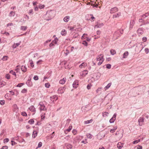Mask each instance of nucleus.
Returning <instances> with one entry per match:
<instances>
[{
	"instance_id": "obj_1",
	"label": "nucleus",
	"mask_w": 149,
	"mask_h": 149,
	"mask_svg": "<svg viewBox=\"0 0 149 149\" xmlns=\"http://www.w3.org/2000/svg\"><path fill=\"white\" fill-rule=\"evenodd\" d=\"M55 15V11L53 10L47 11L44 16L45 19L49 21L53 18Z\"/></svg>"
},
{
	"instance_id": "obj_2",
	"label": "nucleus",
	"mask_w": 149,
	"mask_h": 149,
	"mask_svg": "<svg viewBox=\"0 0 149 149\" xmlns=\"http://www.w3.org/2000/svg\"><path fill=\"white\" fill-rule=\"evenodd\" d=\"M116 137L118 139H121L123 136V132L122 131H117L116 133Z\"/></svg>"
},
{
	"instance_id": "obj_3",
	"label": "nucleus",
	"mask_w": 149,
	"mask_h": 149,
	"mask_svg": "<svg viewBox=\"0 0 149 149\" xmlns=\"http://www.w3.org/2000/svg\"><path fill=\"white\" fill-rule=\"evenodd\" d=\"M105 134L103 131H100L97 135V138L98 139H101L105 136Z\"/></svg>"
},
{
	"instance_id": "obj_4",
	"label": "nucleus",
	"mask_w": 149,
	"mask_h": 149,
	"mask_svg": "<svg viewBox=\"0 0 149 149\" xmlns=\"http://www.w3.org/2000/svg\"><path fill=\"white\" fill-rule=\"evenodd\" d=\"M118 11V9L116 7H115L111 8L110 10V13H113L117 12Z\"/></svg>"
},
{
	"instance_id": "obj_5",
	"label": "nucleus",
	"mask_w": 149,
	"mask_h": 149,
	"mask_svg": "<svg viewBox=\"0 0 149 149\" xmlns=\"http://www.w3.org/2000/svg\"><path fill=\"white\" fill-rule=\"evenodd\" d=\"M144 117H140L138 120V122L139 125L141 126L142 125L143 123L144 122Z\"/></svg>"
},
{
	"instance_id": "obj_6",
	"label": "nucleus",
	"mask_w": 149,
	"mask_h": 149,
	"mask_svg": "<svg viewBox=\"0 0 149 149\" xmlns=\"http://www.w3.org/2000/svg\"><path fill=\"white\" fill-rule=\"evenodd\" d=\"M39 105H40V109L41 111L45 110L46 109V108H45V106L43 104H40Z\"/></svg>"
},
{
	"instance_id": "obj_7",
	"label": "nucleus",
	"mask_w": 149,
	"mask_h": 149,
	"mask_svg": "<svg viewBox=\"0 0 149 149\" xmlns=\"http://www.w3.org/2000/svg\"><path fill=\"white\" fill-rule=\"evenodd\" d=\"M135 24V21L134 20H132L130 22V29H131L133 28V27Z\"/></svg>"
},
{
	"instance_id": "obj_8",
	"label": "nucleus",
	"mask_w": 149,
	"mask_h": 149,
	"mask_svg": "<svg viewBox=\"0 0 149 149\" xmlns=\"http://www.w3.org/2000/svg\"><path fill=\"white\" fill-rule=\"evenodd\" d=\"M120 15V13L118 12L113 15V18H117Z\"/></svg>"
},
{
	"instance_id": "obj_9",
	"label": "nucleus",
	"mask_w": 149,
	"mask_h": 149,
	"mask_svg": "<svg viewBox=\"0 0 149 149\" xmlns=\"http://www.w3.org/2000/svg\"><path fill=\"white\" fill-rule=\"evenodd\" d=\"M104 25L103 24V23H98V24L95 25V28H100L102 26H103Z\"/></svg>"
},
{
	"instance_id": "obj_10",
	"label": "nucleus",
	"mask_w": 149,
	"mask_h": 149,
	"mask_svg": "<svg viewBox=\"0 0 149 149\" xmlns=\"http://www.w3.org/2000/svg\"><path fill=\"white\" fill-rule=\"evenodd\" d=\"M123 29H120L119 30L117 31L115 33V35H116L117 33H120L121 34L123 33Z\"/></svg>"
},
{
	"instance_id": "obj_11",
	"label": "nucleus",
	"mask_w": 149,
	"mask_h": 149,
	"mask_svg": "<svg viewBox=\"0 0 149 149\" xmlns=\"http://www.w3.org/2000/svg\"><path fill=\"white\" fill-rule=\"evenodd\" d=\"M123 146V144L120 142H119L117 145V147L119 149H121Z\"/></svg>"
},
{
	"instance_id": "obj_12",
	"label": "nucleus",
	"mask_w": 149,
	"mask_h": 149,
	"mask_svg": "<svg viewBox=\"0 0 149 149\" xmlns=\"http://www.w3.org/2000/svg\"><path fill=\"white\" fill-rule=\"evenodd\" d=\"M66 79L65 78H63L59 81V83L61 84H63L65 83L66 81Z\"/></svg>"
},
{
	"instance_id": "obj_13",
	"label": "nucleus",
	"mask_w": 149,
	"mask_h": 149,
	"mask_svg": "<svg viewBox=\"0 0 149 149\" xmlns=\"http://www.w3.org/2000/svg\"><path fill=\"white\" fill-rule=\"evenodd\" d=\"M30 110L32 111L35 112L36 111V109L34 106H31L29 108Z\"/></svg>"
},
{
	"instance_id": "obj_14",
	"label": "nucleus",
	"mask_w": 149,
	"mask_h": 149,
	"mask_svg": "<svg viewBox=\"0 0 149 149\" xmlns=\"http://www.w3.org/2000/svg\"><path fill=\"white\" fill-rule=\"evenodd\" d=\"M57 97L56 95H54L50 97V99L51 101H52L53 103H54V99Z\"/></svg>"
},
{
	"instance_id": "obj_15",
	"label": "nucleus",
	"mask_w": 149,
	"mask_h": 149,
	"mask_svg": "<svg viewBox=\"0 0 149 149\" xmlns=\"http://www.w3.org/2000/svg\"><path fill=\"white\" fill-rule=\"evenodd\" d=\"M38 132L37 131H33L32 133V137L33 138H35L37 136Z\"/></svg>"
},
{
	"instance_id": "obj_16",
	"label": "nucleus",
	"mask_w": 149,
	"mask_h": 149,
	"mask_svg": "<svg viewBox=\"0 0 149 149\" xmlns=\"http://www.w3.org/2000/svg\"><path fill=\"white\" fill-rule=\"evenodd\" d=\"M70 17L69 16H66L64 18L63 20L65 22H67L68 21Z\"/></svg>"
},
{
	"instance_id": "obj_17",
	"label": "nucleus",
	"mask_w": 149,
	"mask_h": 149,
	"mask_svg": "<svg viewBox=\"0 0 149 149\" xmlns=\"http://www.w3.org/2000/svg\"><path fill=\"white\" fill-rule=\"evenodd\" d=\"M22 70L24 72H25L26 71V68L25 66L22 65L21 68Z\"/></svg>"
},
{
	"instance_id": "obj_18",
	"label": "nucleus",
	"mask_w": 149,
	"mask_h": 149,
	"mask_svg": "<svg viewBox=\"0 0 149 149\" xmlns=\"http://www.w3.org/2000/svg\"><path fill=\"white\" fill-rule=\"evenodd\" d=\"M93 121V120L91 119L90 120H87V121H85L84 123L85 124H87L88 123H91Z\"/></svg>"
},
{
	"instance_id": "obj_19",
	"label": "nucleus",
	"mask_w": 149,
	"mask_h": 149,
	"mask_svg": "<svg viewBox=\"0 0 149 149\" xmlns=\"http://www.w3.org/2000/svg\"><path fill=\"white\" fill-rule=\"evenodd\" d=\"M79 85V84L77 82L74 81L73 84V86L74 88H76L77 86Z\"/></svg>"
},
{
	"instance_id": "obj_20",
	"label": "nucleus",
	"mask_w": 149,
	"mask_h": 149,
	"mask_svg": "<svg viewBox=\"0 0 149 149\" xmlns=\"http://www.w3.org/2000/svg\"><path fill=\"white\" fill-rule=\"evenodd\" d=\"M128 52L127 51H126L125 52V53L123 54V58H126L127 57V56L128 55Z\"/></svg>"
},
{
	"instance_id": "obj_21",
	"label": "nucleus",
	"mask_w": 149,
	"mask_h": 149,
	"mask_svg": "<svg viewBox=\"0 0 149 149\" xmlns=\"http://www.w3.org/2000/svg\"><path fill=\"white\" fill-rule=\"evenodd\" d=\"M138 33L140 34H142L143 33V31L141 28H139L137 31Z\"/></svg>"
},
{
	"instance_id": "obj_22",
	"label": "nucleus",
	"mask_w": 149,
	"mask_h": 149,
	"mask_svg": "<svg viewBox=\"0 0 149 149\" xmlns=\"http://www.w3.org/2000/svg\"><path fill=\"white\" fill-rule=\"evenodd\" d=\"M15 12L14 11H11L10 12L9 14V16L11 17H13L15 15Z\"/></svg>"
},
{
	"instance_id": "obj_23",
	"label": "nucleus",
	"mask_w": 149,
	"mask_h": 149,
	"mask_svg": "<svg viewBox=\"0 0 149 149\" xmlns=\"http://www.w3.org/2000/svg\"><path fill=\"white\" fill-rule=\"evenodd\" d=\"M87 65L86 63H83L79 66V67L81 68H83V67H85Z\"/></svg>"
},
{
	"instance_id": "obj_24",
	"label": "nucleus",
	"mask_w": 149,
	"mask_h": 149,
	"mask_svg": "<svg viewBox=\"0 0 149 149\" xmlns=\"http://www.w3.org/2000/svg\"><path fill=\"white\" fill-rule=\"evenodd\" d=\"M61 34L65 36L66 34V32L65 29H63L61 32Z\"/></svg>"
},
{
	"instance_id": "obj_25",
	"label": "nucleus",
	"mask_w": 149,
	"mask_h": 149,
	"mask_svg": "<svg viewBox=\"0 0 149 149\" xmlns=\"http://www.w3.org/2000/svg\"><path fill=\"white\" fill-rule=\"evenodd\" d=\"M111 54L112 55H114L116 53V51L115 50L111 49L110 51Z\"/></svg>"
},
{
	"instance_id": "obj_26",
	"label": "nucleus",
	"mask_w": 149,
	"mask_h": 149,
	"mask_svg": "<svg viewBox=\"0 0 149 149\" xmlns=\"http://www.w3.org/2000/svg\"><path fill=\"white\" fill-rule=\"evenodd\" d=\"M109 114V113L107 112H104L102 113V116L104 117H106V116H108Z\"/></svg>"
},
{
	"instance_id": "obj_27",
	"label": "nucleus",
	"mask_w": 149,
	"mask_h": 149,
	"mask_svg": "<svg viewBox=\"0 0 149 149\" xmlns=\"http://www.w3.org/2000/svg\"><path fill=\"white\" fill-rule=\"evenodd\" d=\"M26 84H27L28 86L31 87L32 86V83L31 82H27L26 83Z\"/></svg>"
},
{
	"instance_id": "obj_28",
	"label": "nucleus",
	"mask_w": 149,
	"mask_h": 149,
	"mask_svg": "<svg viewBox=\"0 0 149 149\" xmlns=\"http://www.w3.org/2000/svg\"><path fill=\"white\" fill-rule=\"evenodd\" d=\"M19 45L20 44L19 43H17L16 44H14L13 45V48H15L18 47Z\"/></svg>"
},
{
	"instance_id": "obj_29",
	"label": "nucleus",
	"mask_w": 149,
	"mask_h": 149,
	"mask_svg": "<svg viewBox=\"0 0 149 149\" xmlns=\"http://www.w3.org/2000/svg\"><path fill=\"white\" fill-rule=\"evenodd\" d=\"M58 40V39L57 38H56L55 39L52 41V42L54 43L55 44H57V42Z\"/></svg>"
},
{
	"instance_id": "obj_30",
	"label": "nucleus",
	"mask_w": 149,
	"mask_h": 149,
	"mask_svg": "<svg viewBox=\"0 0 149 149\" xmlns=\"http://www.w3.org/2000/svg\"><path fill=\"white\" fill-rule=\"evenodd\" d=\"M67 149H71L72 148V145L70 144H68L66 146Z\"/></svg>"
},
{
	"instance_id": "obj_31",
	"label": "nucleus",
	"mask_w": 149,
	"mask_h": 149,
	"mask_svg": "<svg viewBox=\"0 0 149 149\" xmlns=\"http://www.w3.org/2000/svg\"><path fill=\"white\" fill-rule=\"evenodd\" d=\"M62 90L61 88H59L58 90V93H59L62 94L63 93V91H61V90Z\"/></svg>"
},
{
	"instance_id": "obj_32",
	"label": "nucleus",
	"mask_w": 149,
	"mask_h": 149,
	"mask_svg": "<svg viewBox=\"0 0 149 149\" xmlns=\"http://www.w3.org/2000/svg\"><path fill=\"white\" fill-rule=\"evenodd\" d=\"M149 15V13H145V14H143L142 17H143L144 18H145L146 17H147L148 16V15Z\"/></svg>"
},
{
	"instance_id": "obj_33",
	"label": "nucleus",
	"mask_w": 149,
	"mask_h": 149,
	"mask_svg": "<svg viewBox=\"0 0 149 149\" xmlns=\"http://www.w3.org/2000/svg\"><path fill=\"white\" fill-rule=\"evenodd\" d=\"M34 120L33 119H31L28 121V123L30 124H33L34 123Z\"/></svg>"
},
{
	"instance_id": "obj_34",
	"label": "nucleus",
	"mask_w": 149,
	"mask_h": 149,
	"mask_svg": "<svg viewBox=\"0 0 149 149\" xmlns=\"http://www.w3.org/2000/svg\"><path fill=\"white\" fill-rule=\"evenodd\" d=\"M111 85V83L108 84L104 88L105 89H107L109 88Z\"/></svg>"
},
{
	"instance_id": "obj_35",
	"label": "nucleus",
	"mask_w": 149,
	"mask_h": 149,
	"mask_svg": "<svg viewBox=\"0 0 149 149\" xmlns=\"http://www.w3.org/2000/svg\"><path fill=\"white\" fill-rule=\"evenodd\" d=\"M27 27L26 26H22L21 27V29L22 31H24L26 29Z\"/></svg>"
},
{
	"instance_id": "obj_36",
	"label": "nucleus",
	"mask_w": 149,
	"mask_h": 149,
	"mask_svg": "<svg viewBox=\"0 0 149 149\" xmlns=\"http://www.w3.org/2000/svg\"><path fill=\"white\" fill-rule=\"evenodd\" d=\"M9 72L10 73L12 74L13 75H15V77L16 76V75L15 72H13V70H10V71Z\"/></svg>"
},
{
	"instance_id": "obj_37",
	"label": "nucleus",
	"mask_w": 149,
	"mask_h": 149,
	"mask_svg": "<svg viewBox=\"0 0 149 149\" xmlns=\"http://www.w3.org/2000/svg\"><path fill=\"white\" fill-rule=\"evenodd\" d=\"M45 86L47 88H49L50 86V84L49 83H46L45 84Z\"/></svg>"
},
{
	"instance_id": "obj_38",
	"label": "nucleus",
	"mask_w": 149,
	"mask_h": 149,
	"mask_svg": "<svg viewBox=\"0 0 149 149\" xmlns=\"http://www.w3.org/2000/svg\"><path fill=\"white\" fill-rule=\"evenodd\" d=\"M99 56L100 57V59H99V61H102L103 60V61H104V59L103 58V56L102 55V54H100V55Z\"/></svg>"
},
{
	"instance_id": "obj_39",
	"label": "nucleus",
	"mask_w": 149,
	"mask_h": 149,
	"mask_svg": "<svg viewBox=\"0 0 149 149\" xmlns=\"http://www.w3.org/2000/svg\"><path fill=\"white\" fill-rule=\"evenodd\" d=\"M106 66L107 68V69H109L111 68V65L110 64H106Z\"/></svg>"
},
{
	"instance_id": "obj_40",
	"label": "nucleus",
	"mask_w": 149,
	"mask_h": 149,
	"mask_svg": "<svg viewBox=\"0 0 149 149\" xmlns=\"http://www.w3.org/2000/svg\"><path fill=\"white\" fill-rule=\"evenodd\" d=\"M116 119H114V118H113V117H112L110 120L109 122L111 123H113L114 122V121Z\"/></svg>"
},
{
	"instance_id": "obj_41",
	"label": "nucleus",
	"mask_w": 149,
	"mask_h": 149,
	"mask_svg": "<svg viewBox=\"0 0 149 149\" xmlns=\"http://www.w3.org/2000/svg\"><path fill=\"white\" fill-rule=\"evenodd\" d=\"M5 103V101L4 100H0V104L1 105H3Z\"/></svg>"
},
{
	"instance_id": "obj_42",
	"label": "nucleus",
	"mask_w": 149,
	"mask_h": 149,
	"mask_svg": "<svg viewBox=\"0 0 149 149\" xmlns=\"http://www.w3.org/2000/svg\"><path fill=\"white\" fill-rule=\"evenodd\" d=\"M87 137L88 138L91 139L92 138V135L90 134H88L86 135Z\"/></svg>"
},
{
	"instance_id": "obj_43",
	"label": "nucleus",
	"mask_w": 149,
	"mask_h": 149,
	"mask_svg": "<svg viewBox=\"0 0 149 149\" xmlns=\"http://www.w3.org/2000/svg\"><path fill=\"white\" fill-rule=\"evenodd\" d=\"M22 115L24 116H27V114L25 112H23L21 113Z\"/></svg>"
},
{
	"instance_id": "obj_44",
	"label": "nucleus",
	"mask_w": 149,
	"mask_h": 149,
	"mask_svg": "<svg viewBox=\"0 0 149 149\" xmlns=\"http://www.w3.org/2000/svg\"><path fill=\"white\" fill-rule=\"evenodd\" d=\"M30 62L31 66L32 68L34 66V65H33V62L32 61V60H30Z\"/></svg>"
},
{
	"instance_id": "obj_45",
	"label": "nucleus",
	"mask_w": 149,
	"mask_h": 149,
	"mask_svg": "<svg viewBox=\"0 0 149 149\" xmlns=\"http://www.w3.org/2000/svg\"><path fill=\"white\" fill-rule=\"evenodd\" d=\"M82 44L86 46L87 45L88 43L86 40H84L82 42Z\"/></svg>"
},
{
	"instance_id": "obj_46",
	"label": "nucleus",
	"mask_w": 149,
	"mask_h": 149,
	"mask_svg": "<svg viewBox=\"0 0 149 149\" xmlns=\"http://www.w3.org/2000/svg\"><path fill=\"white\" fill-rule=\"evenodd\" d=\"M45 7V6L44 5L40 4V5H39V8L40 9L43 8H44Z\"/></svg>"
},
{
	"instance_id": "obj_47",
	"label": "nucleus",
	"mask_w": 149,
	"mask_h": 149,
	"mask_svg": "<svg viewBox=\"0 0 149 149\" xmlns=\"http://www.w3.org/2000/svg\"><path fill=\"white\" fill-rule=\"evenodd\" d=\"M8 57L7 56H3L2 59L3 61H6L7 60V58Z\"/></svg>"
},
{
	"instance_id": "obj_48",
	"label": "nucleus",
	"mask_w": 149,
	"mask_h": 149,
	"mask_svg": "<svg viewBox=\"0 0 149 149\" xmlns=\"http://www.w3.org/2000/svg\"><path fill=\"white\" fill-rule=\"evenodd\" d=\"M9 139L8 138H6L4 139L3 140V143H7L9 141Z\"/></svg>"
},
{
	"instance_id": "obj_49",
	"label": "nucleus",
	"mask_w": 149,
	"mask_h": 149,
	"mask_svg": "<svg viewBox=\"0 0 149 149\" xmlns=\"http://www.w3.org/2000/svg\"><path fill=\"white\" fill-rule=\"evenodd\" d=\"M88 71L87 70H84L83 72L84 74V76H85L88 74Z\"/></svg>"
},
{
	"instance_id": "obj_50",
	"label": "nucleus",
	"mask_w": 149,
	"mask_h": 149,
	"mask_svg": "<svg viewBox=\"0 0 149 149\" xmlns=\"http://www.w3.org/2000/svg\"><path fill=\"white\" fill-rule=\"evenodd\" d=\"M33 79L35 80H37L38 79V76L37 75L33 77Z\"/></svg>"
},
{
	"instance_id": "obj_51",
	"label": "nucleus",
	"mask_w": 149,
	"mask_h": 149,
	"mask_svg": "<svg viewBox=\"0 0 149 149\" xmlns=\"http://www.w3.org/2000/svg\"><path fill=\"white\" fill-rule=\"evenodd\" d=\"M117 128V126H115L113 127V128L111 129L110 130H115Z\"/></svg>"
},
{
	"instance_id": "obj_52",
	"label": "nucleus",
	"mask_w": 149,
	"mask_h": 149,
	"mask_svg": "<svg viewBox=\"0 0 149 149\" xmlns=\"http://www.w3.org/2000/svg\"><path fill=\"white\" fill-rule=\"evenodd\" d=\"M42 145V143L41 142H40L38 143V148H40L41 147Z\"/></svg>"
},
{
	"instance_id": "obj_53",
	"label": "nucleus",
	"mask_w": 149,
	"mask_h": 149,
	"mask_svg": "<svg viewBox=\"0 0 149 149\" xmlns=\"http://www.w3.org/2000/svg\"><path fill=\"white\" fill-rule=\"evenodd\" d=\"M27 92V89L25 88L23 89L22 91V92L23 93H25Z\"/></svg>"
},
{
	"instance_id": "obj_54",
	"label": "nucleus",
	"mask_w": 149,
	"mask_h": 149,
	"mask_svg": "<svg viewBox=\"0 0 149 149\" xmlns=\"http://www.w3.org/2000/svg\"><path fill=\"white\" fill-rule=\"evenodd\" d=\"M6 77L8 79H9L10 78V75L9 74H6Z\"/></svg>"
},
{
	"instance_id": "obj_55",
	"label": "nucleus",
	"mask_w": 149,
	"mask_h": 149,
	"mask_svg": "<svg viewBox=\"0 0 149 149\" xmlns=\"http://www.w3.org/2000/svg\"><path fill=\"white\" fill-rule=\"evenodd\" d=\"M143 40L144 42H146L147 40V38L146 37H144L143 38Z\"/></svg>"
},
{
	"instance_id": "obj_56",
	"label": "nucleus",
	"mask_w": 149,
	"mask_h": 149,
	"mask_svg": "<svg viewBox=\"0 0 149 149\" xmlns=\"http://www.w3.org/2000/svg\"><path fill=\"white\" fill-rule=\"evenodd\" d=\"M145 51L146 54H147L149 52V49L147 48H146L145 49Z\"/></svg>"
},
{
	"instance_id": "obj_57",
	"label": "nucleus",
	"mask_w": 149,
	"mask_h": 149,
	"mask_svg": "<svg viewBox=\"0 0 149 149\" xmlns=\"http://www.w3.org/2000/svg\"><path fill=\"white\" fill-rule=\"evenodd\" d=\"M8 146H3L0 149H8Z\"/></svg>"
},
{
	"instance_id": "obj_58",
	"label": "nucleus",
	"mask_w": 149,
	"mask_h": 149,
	"mask_svg": "<svg viewBox=\"0 0 149 149\" xmlns=\"http://www.w3.org/2000/svg\"><path fill=\"white\" fill-rule=\"evenodd\" d=\"M72 128V126H69V128L67 129L66 130H71Z\"/></svg>"
},
{
	"instance_id": "obj_59",
	"label": "nucleus",
	"mask_w": 149,
	"mask_h": 149,
	"mask_svg": "<svg viewBox=\"0 0 149 149\" xmlns=\"http://www.w3.org/2000/svg\"><path fill=\"white\" fill-rule=\"evenodd\" d=\"M137 149H142V146L138 145L137 146Z\"/></svg>"
},
{
	"instance_id": "obj_60",
	"label": "nucleus",
	"mask_w": 149,
	"mask_h": 149,
	"mask_svg": "<svg viewBox=\"0 0 149 149\" xmlns=\"http://www.w3.org/2000/svg\"><path fill=\"white\" fill-rule=\"evenodd\" d=\"M117 115V114L116 113H115L113 116V118L115 119H116V117Z\"/></svg>"
},
{
	"instance_id": "obj_61",
	"label": "nucleus",
	"mask_w": 149,
	"mask_h": 149,
	"mask_svg": "<svg viewBox=\"0 0 149 149\" xmlns=\"http://www.w3.org/2000/svg\"><path fill=\"white\" fill-rule=\"evenodd\" d=\"M33 10L32 9L30 10H29V14H33Z\"/></svg>"
},
{
	"instance_id": "obj_62",
	"label": "nucleus",
	"mask_w": 149,
	"mask_h": 149,
	"mask_svg": "<svg viewBox=\"0 0 149 149\" xmlns=\"http://www.w3.org/2000/svg\"><path fill=\"white\" fill-rule=\"evenodd\" d=\"M13 24L12 23H9L7 24V26H13Z\"/></svg>"
},
{
	"instance_id": "obj_63",
	"label": "nucleus",
	"mask_w": 149,
	"mask_h": 149,
	"mask_svg": "<svg viewBox=\"0 0 149 149\" xmlns=\"http://www.w3.org/2000/svg\"><path fill=\"white\" fill-rule=\"evenodd\" d=\"M101 32L100 31L98 30L97 31V35H100L101 34Z\"/></svg>"
},
{
	"instance_id": "obj_64",
	"label": "nucleus",
	"mask_w": 149,
	"mask_h": 149,
	"mask_svg": "<svg viewBox=\"0 0 149 149\" xmlns=\"http://www.w3.org/2000/svg\"><path fill=\"white\" fill-rule=\"evenodd\" d=\"M91 86L89 84H88L87 86V88L88 89H90L91 88Z\"/></svg>"
}]
</instances>
